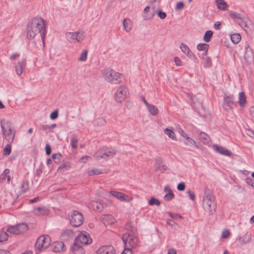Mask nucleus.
<instances>
[{"instance_id": "1", "label": "nucleus", "mask_w": 254, "mask_h": 254, "mask_svg": "<svg viewBox=\"0 0 254 254\" xmlns=\"http://www.w3.org/2000/svg\"><path fill=\"white\" fill-rule=\"evenodd\" d=\"M46 21L41 17H36L33 18L27 25V37L32 39L40 34L43 44L45 45V38L46 34Z\"/></svg>"}, {"instance_id": "2", "label": "nucleus", "mask_w": 254, "mask_h": 254, "mask_svg": "<svg viewBox=\"0 0 254 254\" xmlns=\"http://www.w3.org/2000/svg\"><path fill=\"white\" fill-rule=\"evenodd\" d=\"M203 207L209 215L214 214L216 211L217 206L215 199L211 191L208 189L204 191L203 196Z\"/></svg>"}, {"instance_id": "3", "label": "nucleus", "mask_w": 254, "mask_h": 254, "mask_svg": "<svg viewBox=\"0 0 254 254\" xmlns=\"http://www.w3.org/2000/svg\"><path fill=\"white\" fill-rule=\"evenodd\" d=\"M104 79L111 84H117L122 82L124 76L111 68H107L103 71Z\"/></svg>"}, {"instance_id": "4", "label": "nucleus", "mask_w": 254, "mask_h": 254, "mask_svg": "<svg viewBox=\"0 0 254 254\" xmlns=\"http://www.w3.org/2000/svg\"><path fill=\"white\" fill-rule=\"evenodd\" d=\"M0 127L4 138L9 143H11L15 137V131L13 130L11 123L8 121L2 120L0 122Z\"/></svg>"}, {"instance_id": "5", "label": "nucleus", "mask_w": 254, "mask_h": 254, "mask_svg": "<svg viewBox=\"0 0 254 254\" xmlns=\"http://www.w3.org/2000/svg\"><path fill=\"white\" fill-rule=\"evenodd\" d=\"M122 239L125 245V249L121 254H126V252L129 254H131V248L137 246L138 239L134 236L127 233H125L123 235Z\"/></svg>"}, {"instance_id": "6", "label": "nucleus", "mask_w": 254, "mask_h": 254, "mask_svg": "<svg viewBox=\"0 0 254 254\" xmlns=\"http://www.w3.org/2000/svg\"><path fill=\"white\" fill-rule=\"evenodd\" d=\"M51 240L49 236L42 235L38 237L35 243V248L38 250H45L51 245Z\"/></svg>"}, {"instance_id": "7", "label": "nucleus", "mask_w": 254, "mask_h": 254, "mask_svg": "<svg viewBox=\"0 0 254 254\" xmlns=\"http://www.w3.org/2000/svg\"><path fill=\"white\" fill-rule=\"evenodd\" d=\"M236 106L237 103L234 101L233 95L225 96L224 97L222 108L224 111L231 112Z\"/></svg>"}, {"instance_id": "8", "label": "nucleus", "mask_w": 254, "mask_h": 254, "mask_svg": "<svg viewBox=\"0 0 254 254\" xmlns=\"http://www.w3.org/2000/svg\"><path fill=\"white\" fill-rule=\"evenodd\" d=\"M83 221L82 214L78 211H74L71 215L70 223L73 227H77L81 225Z\"/></svg>"}, {"instance_id": "9", "label": "nucleus", "mask_w": 254, "mask_h": 254, "mask_svg": "<svg viewBox=\"0 0 254 254\" xmlns=\"http://www.w3.org/2000/svg\"><path fill=\"white\" fill-rule=\"evenodd\" d=\"M92 240L86 232L80 233L76 237L74 242L79 244L88 245L92 243Z\"/></svg>"}, {"instance_id": "10", "label": "nucleus", "mask_w": 254, "mask_h": 254, "mask_svg": "<svg viewBox=\"0 0 254 254\" xmlns=\"http://www.w3.org/2000/svg\"><path fill=\"white\" fill-rule=\"evenodd\" d=\"M127 88L124 85L120 86L115 94V99L117 102L121 103L126 99L127 93Z\"/></svg>"}, {"instance_id": "11", "label": "nucleus", "mask_w": 254, "mask_h": 254, "mask_svg": "<svg viewBox=\"0 0 254 254\" xmlns=\"http://www.w3.org/2000/svg\"><path fill=\"white\" fill-rule=\"evenodd\" d=\"M84 37L83 33L80 32H68L66 34V38L70 43L80 41L84 39Z\"/></svg>"}, {"instance_id": "12", "label": "nucleus", "mask_w": 254, "mask_h": 254, "mask_svg": "<svg viewBox=\"0 0 254 254\" xmlns=\"http://www.w3.org/2000/svg\"><path fill=\"white\" fill-rule=\"evenodd\" d=\"M116 154L115 150L113 148L107 149L104 152L99 150L96 153V156L97 158L106 159L109 157H113Z\"/></svg>"}, {"instance_id": "13", "label": "nucleus", "mask_w": 254, "mask_h": 254, "mask_svg": "<svg viewBox=\"0 0 254 254\" xmlns=\"http://www.w3.org/2000/svg\"><path fill=\"white\" fill-rule=\"evenodd\" d=\"M26 65V62L25 59H22L19 61L14 64V68L16 73L18 75H21Z\"/></svg>"}, {"instance_id": "14", "label": "nucleus", "mask_w": 254, "mask_h": 254, "mask_svg": "<svg viewBox=\"0 0 254 254\" xmlns=\"http://www.w3.org/2000/svg\"><path fill=\"white\" fill-rule=\"evenodd\" d=\"M180 48L182 52L185 54L189 58L193 60L195 63L197 62V59L194 56L188 46L184 43H181Z\"/></svg>"}, {"instance_id": "15", "label": "nucleus", "mask_w": 254, "mask_h": 254, "mask_svg": "<svg viewBox=\"0 0 254 254\" xmlns=\"http://www.w3.org/2000/svg\"><path fill=\"white\" fill-rule=\"evenodd\" d=\"M143 19L144 20H148L153 18L156 13L154 7L150 8V6H147L144 9Z\"/></svg>"}, {"instance_id": "16", "label": "nucleus", "mask_w": 254, "mask_h": 254, "mask_svg": "<svg viewBox=\"0 0 254 254\" xmlns=\"http://www.w3.org/2000/svg\"><path fill=\"white\" fill-rule=\"evenodd\" d=\"M115 250L111 245L104 246L100 248L97 251V254H114Z\"/></svg>"}, {"instance_id": "17", "label": "nucleus", "mask_w": 254, "mask_h": 254, "mask_svg": "<svg viewBox=\"0 0 254 254\" xmlns=\"http://www.w3.org/2000/svg\"><path fill=\"white\" fill-rule=\"evenodd\" d=\"M155 171L159 170L161 172L163 173L167 170V167L165 165L163 164V160L161 157H156L155 159Z\"/></svg>"}, {"instance_id": "18", "label": "nucleus", "mask_w": 254, "mask_h": 254, "mask_svg": "<svg viewBox=\"0 0 254 254\" xmlns=\"http://www.w3.org/2000/svg\"><path fill=\"white\" fill-rule=\"evenodd\" d=\"M212 148L217 152L223 155L230 156L232 154L231 151H229L228 149L221 146L218 145V144H213Z\"/></svg>"}, {"instance_id": "19", "label": "nucleus", "mask_w": 254, "mask_h": 254, "mask_svg": "<svg viewBox=\"0 0 254 254\" xmlns=\"http://www.w3.org/2000/svg\"><path fill=\"white\" fill-rule=\"evenodd\" d=\"M52 247L53 251L56 253L62 252L65 250V246L64 243L61 241L53 243Z\"/></svg>"}, {"instance_id": "20", "label": "nucleus", "mask_w": 254, "mask_h": 254, "mask_svg": "<svg viewBox=\"0 0 254 254\" xmlns=\"http://www.w3.org/2000/svg\"><path fill=\"white\" fill-rule=\"evenodd\" d=\"M101 220L105 225L112 224L115 221L114 217L110 214L102 215L101 217Z\"/></svg>"}, {"instance_id": "21", "label": "nucleus", "mask_w": 254, "mask_h": 254, "mask_svg": "<svg viewBox=\"0 0 254 254\" xmlns=\"http://www.w3.org/2000/svg\"><path fill=\"white\" fill-rule=\"evenodd\" d=\"M33 213L36 215H47L49 211L45 207H38L34 208Z\"/></svg>"}, {"instance_id": "22", "label": "nucleus", "mask_w": 254, "mask_h": 254, "mask_svg": "<svg viewBox=\"0 0 254 254\" xmlns=\"http://www.w3.org/2000/svg\"><path fill=\"white\" fill-rule=\"evenodd\" d=\"M74 233L71 230H66L62 234V239L64 241H69L73 238Z\"/></svg>"}, {"instance_id": "23", "label": "nucleus", "mask_w": 254, "mask_h": 254, "mask_svg": "<svg viewBox=\"0 0 254 254\" xmlns=\"http://www.w3.org/2000/svg\"><path fill=\"white\" fill-rule=\"evenodd\" d=\"M72 251L74 254H84L85 251L80 244L74 242L72 247Z\"/></svg>"}, {"instance_id": "24", "label": "nucleus", "mask_w": 254, "mask_h": 254, "mask_svg": "<svg viewBox=\"0 0 254 254\" xmlns=\"http://www.w3.org/2000/svg\"><path fill=\"white\" fill-rule=\"evenodd\" d=\"M246 52L245 54V59L247 62H249L253 59V54L251 48L249 45L246 44L245 46Z\"/></svg>"}, {"instance_id": "25", "label": "nucleus", "mask_w": 254, "mask_h": 254, "mask_svg": "<svg viewBox=\"0 0 254 254\" xmlns=\"http://www.w3.org/2000/svg\"><path fill=\"white\" fill-rule=\"evenodd\" d=\"M89 206L93 210L100 212L103 209V205L97 201H92L89 203Z\"/></svg>"}, {"instance_id": "26", "label": "nucleus", "mask_w": 254, "mask_h": 254, "mask_svg": "<svg viewBox=\"0 0 254 254\" xmlns=\"http://www.w3.org/2000/svg\"><path fill=\"white\" fill-rule=\"evenodd\" d=\"M239 105L242 108L246 107L247 105V98L244 92H241L239 93Z\"/></svg>"}, {"instance_id": "27", "label": "nucleus", "mask_w": 254, "mask_h": 254, "mask_svg": "<svg viewBox=\"0 0 254 254\" xmlns=\"http://www.w3.org/2000/svg\"><path fill=\"white\" fill-rule=\"evenodd\" d=\"M215 3L219 9L225 10L228 7V4L224 0H215Z\"/></svg>"}, {"instance_id": "28", "label": "nucleus", "mask_w": 254, "mask_h": 254, "mask_svg": "<svg viewBox=\"0 0 254 254\" xmlns=\"http://www.w3.org/2000/svg\"><path fill=\"white\" fill-rule=\"evenodd\" d=\"M202 64L205 68H209L212 66V61L210 57L204 56L202 59Z\"/></svg>"}, {"instance_id": "29", "label": "nucleus", "mask_w": 254, "mask_h": 254, "mask_svg": "<svg viewBox=\"0 0 254 254\" xmlns=\"http://www.w3.org/2000/svg\"><path fill=\"white\" fill-rule=\"evenodd\" d=\"M209 48V45L205 43H200L197 45V49L198 51H203V56H207V52Z\"/></svg>"}, {"instance_id": "30", "label": "nucleus", "mask_w": 254, "mask_h": 254, "mask_svg": "<svg viewBox=\"0 0 254 254\" xmlns=\"http://www.w3.org/2000/svg\"><path fill=\"white\" fill-rule=\"evenodd\" d=\"M252 240V237L250 234H246L239 239V241L242 244H245L249 243Z\"/></svg>"}, {"instance_id": "31", "label": "nucleus", "mask_w": 254, "mask_h": 254, "mask_svg": "<svg viewBox=\"0 0 254 254\" xmlns=\"http://www.w3.org/2000/svg\"><path fill=\"white\" fill-rule=\"evenodd\" d=\"M199 137L200 140L204 144H207L209 141V136L204 132L199 133Z\"/></svg>"}, {"instance_id": "32", "label": "nucleus", "mask_w": 254, "mask_h": 254, "mask_svg": "<svg viewBox=\"0 0 254 254\" xmlns=\"http://www.w3.org/2000/svg\"><path fill=\"white\" fill-rule=\"evenodd\" d=\"M71 167L70 164L68 162L62 163L58 168V171L60 172H64L68 170Z\"/></svg>"}, {"instance_id": "33", "label": "nucleus", "mask_w": 254, "mask_h": 254, "mask_svg": "<svg viewBox=\"0 0 254 254\" xmlns=\"http://www.w3.org/2000/svg\"><path fill=\"white\" fill-rule=\"evenodd\" d=\"M19 234L25 232L28 230V226L25 223H20L16 225Z\"/></svg>"}, {"instance_id": "34", "label": "nucleus", "mask_w": 254, "mask_h": 254, "mask_svg": "<svg viewBox=\"0 0 254 254\" xmlns=\"http://www.w3.org/2000/svg\"><path fill=\"white\" fill-rule=\"evenodd\" d=\"M147 107L152 115L156 116L158 114V110L154 105L150 104Z\"/></svg>"}, {"instance_id": "35", "label": "nucleus", "mask_w": 254, "mask_h": 254, "mask_svg": "<svg viewBox=\"0 0 254 254\" xmlns=\"http://www.w3.org/2000/svg\"><path fill=\"white\" fill-rule=\"evenodd\" d=\"M184 143L187 146H192L194 145L198 148V146L195 144V141L189 136L185 138Z\"/></svg>"}, {"instance_id": "36", "label": "nucleus", "mask_w": 254, "mask_h": 254, "mask_svg": "<svg viewBox=\"0 0 254 254\" xmlns=\"http://www.w3.org/2000/svg\"><path fill=\"white\" fill-rule=\"evenodd\" d=\"M213 35V32L211 30L206 31L203 36V40L205 42H209Z\"/></svg>"}, {"instance_id": "37", "label": "nucleus", "mask_w": 254, "mask_h": 254, "mask_svg": "<svg viewBox=\"0 0 254 254\" xmlns=\"http://www.w3.org/2000/svg\"><path fill=\"white\" fill-rule=\"evenodd\" d=\"M230 38L232 42L234 44L238 43L241 39L240 34L238 33L231 35Z\"/></svg>"}, {"instance_id": "38", "label": "nucleus", "mask_w": 254, "mask_h": 254, "mask_svg": "<svg viewBox=\"0 0 254 254\" xmlns=\"http://www.w3.org/2000/svg\"><path fill=\"white\" fill-rule=\"evenodd\" d=\"M164 132L165 134L168 135L169 136V137L170 138H171V139L175 140H176L177 139L176 135H175V133L172 130L169 129L168 128H166L164 129Z\"/></svg>"}, {"instance_id": "39", "label": "nucleus", "mask_w": 254, "mask_h": 254, "mask_svg": "<svg viewBox=\"0 0 254 254\" xmlns=\"http://www.w3.org/2000/svg\"><path fill=\"white\" fill-rule=\"evenodd\" d=\"M124 29L126 31L128 32L129 31L131 27L130 25V20L128 19H125L123 20V22Z\"/></svg>"}, {"instance_id": "40", "label": "nucleus", "mask_w": 254, "mask_h": 254, "mask_svg": "<svg viewBox=\"0 0 254 254\" xmlns=\"http://www.w3.org/2000/svg\"><path fill=\"white\" fill-rule=\"evenodd\" d=\"M110 193L120 200L123 197H125L124 194L119 191L112 190L110 191Z\"/></svg>"}, {"instance_id": "41", "label": "nucleus", "mask_w": 254, "mask_h": 254, "mask_svg": "<svg viewBox=\"0 0 254 254\" xmlns=\"http://www.w3.org/2000/svg\"><path fill=\"white\" fill-rule=\"evenodd\" d=\"M7 231L9 232L10 233L13 234L15 235H19V232L18 231L16 225L11 226L8 227L7 229Z\"/></svg>"}, {"instance_id": "42", "label": "nucleus", "mask_w": 254, "mask_h": 254, "mask_svg": "<svg viewBox=\"0 0 254 254\" xmlns=\"http://www.w3.org/2000/svg\"><path fill=\"white\" fill-rule=\"evenodd\" d=\"M148 203L151 206L156 205L159 206L160 205V201L158 199L155 198V197H152L149 200Z\"/></svg>"}, {"instance_id": "43", "label": "nucleus", "mask_w": 254, "mask_h": 254, "mask_svg": "<svg viewBox=\"0 0 254 254\" xmlns=\"http://www.w3.org/2000/svg\"><path fill=\"white\" fill-rule=\"evenodd\" d=\"M88 50H84L78 59V61L84 62L87 60Z\"/></svg>"}, {"instance_id": "44", "label": "nucleus", "mask_w": 254, "mask_h": 254, "mask_svg": "<svg viewBox=\"0 0 254 254\" xmlns=\"http://www.w3.org/2000/svg\"><path fill=\"white\" fill-rule=\"evenodd\" d=\"M9 173V170L6 169L4 170L3 172L0 176V183H2L4 181L7 177V175Z\"/></svg>"}, {"instance_id": "45", "label": "nucleus", "mask_w": 254, "mask_h": 254, "mask_svg": "<svg viewBox=\"0 0 254 254\" xmlns=\"http://www.w3.org/2000/svg\"><path fill=\"white\" fill-rule=\"evenodd\" d=\"M11 147L10 143L6 144L3 150V155L7 156L10 154L11 152Z\"/></svg>"}, {"instance_id": "46", "label": "nucleus", "mask_w": 254, "mask_h": 254, "mask_svg": "<svg viewBox=\"0 0 254 254\" xmlns=\"http://www.w3.org/2000/svg\"><path fill=\"white\" fill-rule=\"evenodd\" d=\"M62 157V155L60 153H55L53 154L52 156L53 160L56 163H58L60 162V161Z\"/></svg>"}, {"instance_id": "47", "label": "nucleus", "mask_w": 254, "mask_h": 254, "mask_svg": "<svg viewBox=\"0 0 254 254\" xmlns=\"http://www.w3.org/2000/svg\"><path fill=\"white\" fill-rule=\"evenodd\" d=\"M78 137L77 135L74 136L71 139V146L72 148L76 149L77 147Z\"/></svg>"}, {"instance_id": "48", "label": "nucleus", "mask_w": 254, "mask_h": 254, "mask_svg": "<svg viewBox=\"0 0 254 254\" xmlns=\"http://www.w3.org/2000/svg\"><path fill=\"white\" fill-rule=\"evenodd\" d=\"M8 237V234L5 231H0V242L6 241Z\"/></svg>"}, {"instance_id": "49", "label": "nucleus", "mask_w": 254, "mask_h": 254, "mask_svg": "<svg viewBox=\"0 0 254 254\" xmlns=\"http://www.w3.org/2000/svg\"><path fill=\"white\" fill-rule=\"evenodd\" d=\"M167 224L174 230H176L177 229V224L172 219H168L167 221Z\"/></svg>"}, {"instance_id": "50", "label": "nucleus", "mask_w": 254, "mask_h": 254, "mask_svg": "<svg viewBox=\"0 0 254 254\" xmlns=\"http://www.w3.org/2000/svg\"><path fill=\"white\" fill-rule=\"evenodd\" d=\"M175 195L172 190H169V192H167L164 196V199L166 200L169 201L174 198Z\"/></svg>"}, {"instance_id": "51", "label": "nucleus", "mask_w": 254, "mask_h": 254, "mask_svg": "<svg viewBox=\"0 0 254 254\" xmlns=\"http://www.w3.org/2000/svg\"><path fill=\"white\" fill-rule=\"evenodd\" d=\"M230 16L234 18V19L238 22V21L240 20L242 17L240 16V14L236 12H232L230 14Z\"/></svg>"}, {"instance_id": "52", "label": "nucleus", "mask_w": 254, "mask_h": 254, "mask_svg": "<svg viewBox=\"0 0 254 254\" xmlns=\"http://www.w3.org/2000/svg\"><path fill=\"white\" fill-rule=\"evenodd\" d=\"M101 173V171L97 169H93L88 172V175L90 176L94 175H99Z\"/></svg>"}, {"instance_id": "53", "label": "nucleus", "mask_w": 254, "mask_h": 254, "mask_svg": "<svg viewBox=\"0 0 254 254\" xmlns=\"http://www.w3.org/2000/svg\"><path fill=\"white\" fill-rule=\"evenodd\" d=\"M28 187H29L28 182L27 181H24L23 182V183L21 185V191L22 192H25L26 190H27L28 189Z\"/></svg>"}, {"instance_id": "54", "label": "nucleus", "mask_w": 254, "mask_h": 254, "mask_svg": "<svg viewBox=\"0 0 254 254\" xmlns=\"http://www.w3.org/2000/svg\"><path fill=\"white\" fill-rule=\"evenodd\" d=\"M58 115H59L58 111L57 110H56L54 111H53L52 113H51V114L50 115V117L51 119H52V120H55L58 118Z\"/></svg>"}, {"instance_id": "55", "label": "nucleus", "mask_w": 254, "mask_h": 254, "mask_svg": "<svg viewBox=\"0 0 254 254\" xmlns=\"http://www.w3.org/2000/svg\"><path fill=\"white\" fill-rule=\"evenodd\" d=\"M249 23H250V21H247L246 22V23L244 25V26L242 27L244 30L246 31L247 32H248L251 31V27Z\"/></svg>"}, {"instance_id": "56", "label": "nucleus", "mask_w": 254, "mask_h": 254, "mask_svg": "<svg viewBox=\"0 0 254 254\" xmlns=\"http://www.w3.org/2000/svg\"><path fill=\"white\" fill-rule=\"evenodd\" d=\"M185 184L184 183L181 182L178 184L177 189L180 191H183L185 189Z\"/></svg>"}, {"instance_id": "57", "label": "nucleus", "mask_w": 254, "mask_h": 254, "mask_svg": "<svg viewBox=\"0 0 254 254\" xmlns=\"http://www.w3.org/2000/svg\"><path fill=\"white\" fill-rule=\"evenodd\" d=\"M230 234V231L228 230H224L222 233V237L223 239L228 238Z\"/></svg>"}, {"instance_id": "58", "label": "nucleus", "mask_w": 254, "mask_h": 254, "mask_svg": "<svg viewBox=\"0 0 254 254\" xmlns=\"http://www.w3.org/2000/svg\"><path fill=\"white\" fill-rule=\"evenodd\" d=\"M158 16L160 17V18L163 19H165L166 17V14L165 12L162 11L160 10L157 13Z\"/></svg>"}, {"instance_id": "59", "label": "nucleus", "mask_w": 254, "mask_h": 254, "mask_svg": "<svg viewBox=\"0 0 254 254\" xmlns=\"http://www.w3.org/2000/svg\"><path fill=\"white\" fill-rule=\"evenodd\" d=\"M184 7V4L183 2L180 1L178 2L176 5L175 8L177 10H181Z\"/></svg>"}, {"instance_id": "60", "label": "nucleus", "mask_w": 254, "mask_h": 254, "mask_svg": "<svg viewBox=\"0 0 254 254\" xmlns=\"http://www.w3.org/2000/svg\"><path fill=\"white\" fill-rule=\"evenodd\" d=\"M190 100L191 101L192 104H195V100H196L198 106H202V103H200V102L198 101V99L195 98V97H191Z\"/></svg>"}, {"instance_id": "61", "label": "nucleus", "mask_w": 254, "mask_h": 254, "mask_svg": "<svg viewBox=\"0 0 254 254\" xmlns=\"http://www.w3.org/2000/svg\"><path fill=\"white\" fill-rule=\"evenodd\" d=\"M188 193L189 194L190 198L192 200H194L195 199V194L194 193V192L193 191H192L191 190H189L188 191Z\"/></svg>"}, {"instance_id": "62", "label": "nucleus", "mask_w": 254, "mask_h": 254, "mask_svg": "<svg viewBox=\"0 0 254 254\" xmlns=\"http://www.w3.org/2000/svg\"><path fill=\"white\" fill-rule=\"evenodd\" d=\"M221 22L220 21L216 22L214 25V28L216 30H220L221 28Z\"/></svg>"}, {"instance_id": "63", "label": "nucleus", "mask_w": 254, "mask_h": 254, "mask_svg": "<svg viewBox=\"0 0 254 254\" xmlns=\"http://www.w3.org/2000/svg\"><path fill=\"white\" fill-rule=\"evenodd\" d=\"M46 153L49 155L51 153V148L49 144H47L45 147Z\"/></svg>"}, {"instance_id": "64", "label": "nucleus", "mask_w": 254, "mask_h": 254, "mask_svg": "<svg viewBox=\"0 0 254 254\" xmlns=\"http://www.w3.org/2000/svg\"><path fill=\"white\" fill-rule=\"evenodd\" d=\"M174 62L176 65L177 66H180L182 65V62L178 57H176L174 58Z\"/></svg>"}]
</instances>
